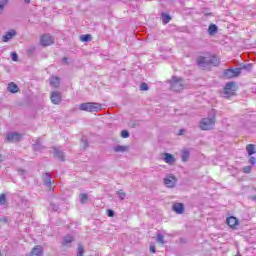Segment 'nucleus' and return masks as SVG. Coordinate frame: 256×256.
Returning a JSON list of instances; mask_svg holds the SVG:
<instances>
[{
    "label": "nucleus",
    "mask_w": 256,
    "mask_h": 256,
    "mask_svg": "<svg viewBox=\"0 0 256 256\" xmlns=\"http://www.w3.org/2000/svg\"><path fill=\"white\" fill-rule=\"evenodd\" d=\"M157 243H159L160 245H165V238L163 237V234L159 233L157 234V239H156Z\"/></svg>",
    "instance_id": "bb28decb"
},
{
    "label": "nucleus",
    "mask_w": 256,
    "mask_h": 256,
    "mask_svg": "<svg viewBox=\"0 0 256 256\" xmlns=\"http://www.w3.org/2000/svg\"><path fill=\"white\" fill-rule=\"evenodd\" d=\"M80 111H87L88 113H97L103 109V106L97 102H86L79 105Z\"/></svg>",
    "instance_id": "7ed1b4c3"
},
{
    "label": "nucleus",
    "mask_w": 256,
    "mask_h": 256,
    "mask_svg": "<svg viewBox=\"0 0 256 256\" xmlns=\"http://www.w3.org/2000/svg\"><path fill=\"white\" fill-rule=\"evenodd\" d=\"M54 157L58 158L59 161H65V153L59 148H54Z\"/></svg>",
    "instance_id": "dca6fc26"
},
{
    "label": "nucleus",
    "mask_w": 256,
    "mask_h": 256,
    "mask_svg": "<svg viewBox=\"0 0 256 256\" xmlns=\"http://www.w3.org/2000/svg\"><path fill=\"white\" fill-rule=\"evenodd\" d=\"M163 161H165V163L168 165H173L175 163V156L169 153H164Z\"/></svg>",
    "instance_id": "2eb2a0df"
},
{
    "label": "nucleus",
    "mask_w": 256,
    "mask_h": 256,
    "mask_svg": "<svg viewBox=\"0 0 256 256\" xmlns=\"http://www.w3.org/2000/svg\"><path fill=\"white\" fill-rule=\"evenodd\" d=\"M179 135H185V130H184V129H181V130L179 131Z\"/></svg>",
    "instance_id": "79ce46f5"
},
{
    "label": "nucleus",
    "mask_w": 256,
    "mask_h": 256,
    "mask_svg": "<svg viewBox=\"0 0 256 256\" xmlns=\"http://www.w3.org/2000/svg\"><path fill=\"white\" fill-rule=\"evenodd\" d=\"M197 65L200 69H207L209 65H213V67H217L219 65V58L216 56H200L197 59Z\"/></svg>",
    "instance_id": "f03ea898"
},
{
    "label": "nucleus",
    "mask_w": 256,
    "mask_h": 256,
    "mask_svg": "<svg viewBox=\"0 0 256 256\" xmlns=\"http://www.w3.org/2000/svg\"><path fill=\"white\" fill-rule=\"evenodd\" d=\"M250 199H251L252 201H255V202H256V195H255V196H251Z\"/></svg>",
    "instance_id": "c03bdc74"
},
{
    "label": "nucleus",
    "mask_w": 256,
    "mask_h": 256,
    "mask_svg": "<svg viewBox=\"0 0 256 256\" xmlns=\"http://www.w3.org/2000/svg\"><path fill=\"white\" fill-rule=\"evenodd\" d=\"M161 17H162V21L165 25H167V23H169V21H171V16H169L168 14L163 13L161 15Z\"/></svg>",
    "instance_id": "cd10ccee"
},
{
    "label": "nucleus",
    "mask_w": 256,
    "mask_h": 256,
    "mask_svg": "<svg viewBox=\"0 0 256 256\" xmlns=\"http://www.w3.org/2000/svg\"><path fill=\"white\" fill-rule=\"evenodd\" d=\"M246 151H247L249 156L255 155V145L248 144L247 147H246Z\"/></svg>",
    "instance_id": "b1692460"
},
{
    "label": "nucleus",
    "mask_w": 256,
    "mask_h": 256,
    "mask_svg": "<svg viewBox=\"0 0 256 256\" xmlns=\"http://www.w3.org/2000/svg\"><path fill=\"white\" fill-rule=\"evenodd\" d=\"M82 143H84V147H88L87 140L82 139Z\"/></svg>",
    "instance_id": "37998d69"
},
{
    "label": "nucleus",
    "mask_w": 256,
    "mask_h": 256,
    "mask_svg": "<svg viewBox=\"0 0 256 256\" xmlns=\"http://www.w3.org/2000/svg\"><path fill=\"white\" fill-rule=\"evenodd\" d=\"M7 3H9V0H3L2 2H0V15L1 13H3V9L5 5H7Z\"/></svg>",
    "instance_id": "473e14b6"
},
{
    "label": "nucleus",
    "mask_w": 256,
    "mask_h": 256,
    "mask_svg": "<svg viewBox=\"0 0 256 256\" xmlns=\"http://www.w3.org/2000/svg\"><path fill=\"white\" fill-rule=\"evenodd\" d=\"M63 63H67V58L62 59Z\"/></svg>",
    "instance_id": "49530a36"
},
{
    "label": "nucleus",
    "mask_w": 256,
    "mask_h": 256,
    "mask_svg": "<svg viewBox=\"0 0 256 256\" xmlns=\"http://www.w3.org/2000/svg\"><path fill=\"white\" fill-rule=\"evenodd\" d=\"M42 179L44 181V185H46V187H48L49 189H51V185H53V181H51V174L50 173H44L42 175Z\"/></svg>",
    "instance_id": "ddd939ff"
},
{
    "label": "nucleus",
    "mask_w": 256,
    "mask_h": 256,
    "mask_svg": "<svg viewBox=\"0 0 256 256\" xmlns=\"http://www.w3.org/2000/svg\"><path fill=\"white\" fill-rule=\"evenodd\" d=\"M251 64H247L243 66V69H246L247 71H251Z\"/></svg>",
    "instance_id": "ea45409f"
},
{
    "label": "nucleus",
    "mask_w": 256,
    "mask_h": 256,
    "mask_svg": "<svg viewBox=\"0 0 256 256\" xmlns=\"http://www.w3.org/2000/svg\"><path fill=\"white\" fill-rule=\"evenodd\" d=\"M40 43L42 47H49V45H53L55 41L53 40V37H51V35L45 34L41 37Z\"/></svg>",
    "instance_id": "6e6552de"
},
{
    "label": "nucleus",
    "mask_w": 256,
    "mask_h": 256,
    "mask_svg": "<svg viewBox=\"0 0 256 256\" xmlns=\"http://www.w3.org/2000/svg\"><path fill=\"white\" fill-rule=\"evenodd\" d=\"M50 99L54 105H59L62 101L61 92L54 91L51 93Z\"/></svg>",
    "instance_id": "9d476101"
},
{
    "label": "nucleus",
    "mask_w": 256,
    "mask_h": 256,
    "mask_svg": "<svg viewBox=\"0 0 256 256\" xmlns=\"http://www.w3.org/2000/svg\"><path fill=\"white\" fill-rule=\"evenodd\" d=\"M24 2L29 4V3H31V0H24Z\"/></svg>",
    "instance_id": "a18cd8bd"
},
{
    "label": "nucleus",
    "mask_w": 256,
    "mask_h": 256,
    "mask_svg": "<svg viewBox=\"0 0 256 256\" xmlns=\"http://www.w3.org/2000/svg\"><path fill=\"white\" fill-rule=\"evenodd\" d=\"M91 39V35L90 34H86V35H81L80 36V41H83L84 43H87V41H89Z\"/></svg>",
    "instance_id": "c756f323"
},
{
    "label": "nucleus",
    "mask_w": 256,
    "mask_h": 256,
    "mask_svg": "<svg viewBox=\"0 0 256 256\" xmlns=\"http://www.w3.org/2000/svg\"><path fill=\"white\" fill-rule=\"evenodd\" d=\"M244 173H251V166H245L243 168Z\"/></svg>",
    "instance_id": "4c0bfd02"
},
{
    "label": "nucleus",
    "mask_w": 256,
    "mask_h": 256,
    "mask_svg": "<svg viewBox=\"0 0 256 256\" xmlns=\"http://www.w3.org/2000/svg\"><path fill=\"white\" fill-rule=\"evenodd\" d=\"M235 87V82H228L224 87L223 95L226 98L233 97L235 95V90L233 89Z\"/></svg>",
    "instance_id": "423d86ee"
},
{
    "label": "nucleus",
    "mask_w": 256,
    "mask_h": 256,
    "mask_svg": "<svg viewBox=\"0 0 256 256\" xmlns=\"http://www.w3.org/2000/svg\"><path fill=\"white\" fill-rule=\"evenodd\" d=\"M140 91H149V85H147V83H142L140 85Z\"/></svg>",
    "instance_id": "72a5a7b5"
},
{
    "label": "nucleus",
    "mask_w": 256,
    "mask_h": 256,
    "mask_svg": "<svg viewBox=\"0 0 256 256\" xmlns=\"http://www.w3.org/2000/svg\"><path fill=\"white\" fill-rule=\"evenodd\" d=\"M242 68L226 69L224 71V77L226 79H233V77H239L241 75Z\"/></svg>",
    "instance_id": "39448f33"
},
{
    "label": "nucleus",
    "mask_w": 256,
    "mask_h": 256,
    "mask_svg": "<svg viewBox=\"0 0 256 256\" xmlns=\"http://www.w3.org/2000/svg\"><path fill=\"white\" fill-rule=\"evenodd\" d=\"M22 135L17 132H9L7 134V141L10 143H18V141H21Z\"/></svg>",
    "instance_id": "1a4fd4ad"
},
{
    "label": "nucleus",
    "mask_w": 256,
    "mask_h": 256,
    "mask_svg": "<svg viewBox=\"0 0 256 256\" xmlns=\"http://www.w3.org/2000/svg\"><path fill=\"white\" fill-rule=\"evenodd\" d=\"M22 173H25V170H22Z\"/></svg>",
    "instance_id": "09e8293b"
},
{
    "label": "nucleus",
    "mask_w": 256,
    "mask_h": 256,
    "mask_svg": "<svg viewBox=\"0 0 256 256\" xmlns=\"http://www.w3.org/2000/svg\"><path fill=\"white\" fill-rule=\"evenodd\" d=\"M173 211H175V213H177L178 215H182V213L185 211V206L183 205V203H175L172 206Z\"/></svg>",
    "instance_id": "4468645a"
},
{
    "label": "nucleus",
    "mask_w": 256,
    "mask_h": 256,
    "mask_svg": "<svg viewBox=\"0 0 256 256\" xmlns=\"http://www.w3.org/2000/svg\"><path fill=\"white\" fill-rule=\"evenodd\" d=\"M164 185H166V187H169L170 189L175 187V185H177V178L174 175H167L164 178Z\"/></svg>",
    "instance_id": "0eeeda50"
},
{
    "label": "nucleus",
    "mask_w": 256,
    "mask_h": 256,
    "mask_svg": "<svg viewBox=\"0 0 256 256\" xmlns=\"http://www.w3.org/2000/svg\"><path fill=\"white\" fill-rule=\"evenodd\" d=\"M116 194L118 195L119 199H121V201H123L125 197H127V194L123 192V190L117 191Z\"/></svg>",
    "instance_id": "c85d7f7f"
},
{
    "label": "nucleus",
    "mask_w": 256,
    "mask_h": 256,
    "mask_svg": "<svg viewBox=\"0 0 256 256\" xmlns=\"http://www.w3.org/2000/svg\"><path fill=\"white\" fill-rule=\"evenodd\" d=\"M249 163H250V165H255V163H256V158L255 157H250V159H249Z\"/></svg>",
    "instance_id": "58836bf2"
},
{
    "label": "nucleus",
    "mask_w": 256,
    "mask_h": 256,
    "mask_svg": "<svg viewBox=\"0 0 256 256\" xmlns=\"http://www.w3.org/2000/svg\"><path fill=\"white\" fill-rule=\"evenodd\" d=\"M189 157H190V153H189V150H183L182 152V161L183 163H187V161L189 160Z\"/></svg>",
    "instance_id": "393cba45"
},
{
    "label": "nucleus",
    "mask_w": 256,
    "mask_h": 256,
    "mask_svg": "<svg viewBox=\"0 0 256 256\" xmlns=\"http://www.w3.org/2000/svg\"><path fill=\"white\" fill-rule=\"evenodd\" d=\"M50 85H52V87H59V85H61V81L59 80V77H51Z\"/></svg>",
    "instance_id": "412c9836"
},
{
    "label": "nucleus",
    "mask_w": 256,
    "mask_h": 256,
    "mask_svg": "<svg viewBox=\"0 0 256 256\" xmlns=\"http://www.w3.org/2000/svg\"><path fill=\"white\" fill-rule=\"evenodd\" d=\"M127 149H129L128 146L117 145L116 147H114L115 153H125V151H127Z\"/></svg>",
    "instance_id": "4be33fe9"
},
{
    "label": "nucleus",
    "mask_w": 256,
    "mask_h": 256,
    "mask_svg": "<svg viewBox=\"0 0 256 256\" xmlns=\"http://www.w3.org/2000/svg\"><path fill=\"white\" fill-rule=\"evenodd\" d=\"M9 93H19V86L14 82H10L7 87Z\"/></svg>",
    "instance_id": "a211bd4d"
},
{
    "label": "nucleus",
    "mask_w": 256,
    "mask_h": 256,
    "mask_svg": "<svg viewBox=\"0 0 256 256\" xmlns=\"http://www.w3.org/2000/svg\"><path fill=\"white\" fill-rule=\"evenodd\" d=\"M33 149L35 151H43V149H45V146H43V144H41L40 139H37L35 144H33Z\"/></svg>",
    "instance_id": "aec40b11"
},
{
    "label": "nucleus",
    "mask_w": 256,
    "mask_h": 256,
    "mask_svg": "<svg viewBox=\"0 0 256 256\" xmlns=\"http://www.w3.org/2000/svg\"><path fill=\"white\" fill-rule=\"evenodd\" d=\"M185 85V82L181 78L173 77L172 78V84H171V89L172 91H182L183 86Z\"/></svg>",
    "instance_id": "20e7f679"
},
{
    "label": "nucleus",
    "mask_w": 256,
    "mask_h": 256,
    "mask_svg": "<svg viewBox=\"0 0 256 256\" xmlns=\"http://www.w3.org/2000/svg\"><path fill=\"white\" fill-rule=\"evenodd\" d=\"M43 255V248L41 246H36L30 253V256H41Z\"/></svg>",
    "instance_id": "6ab92c4d"
},
{
    "label": "nucleus",
    "mask_w": 256,
    "mask_h": 256,
    "mask_svg": "<svg viewBox=\"0 0 256 256\" xmlns=\"http://www.w3.org/2000/svg\"><path fill=\"white\" fill-rule=\"evenodd\" d=\"M202 131H211L215 127V109L208 113L207 118H202L199 125Z\"/></svg>",
    "instance_id": "f257e3e1"
},
{
    "label": "nucleus",
    "mask_w": 256,
    "mask_h": 256,
    "mask_svg": "<svg viewBox=\"0 0 256 256\" xmlns=\"http://www.w3.org/2000/svg\"><path fill=\"white\" fill-rule=\"evenodd\" d=\"M11 59H12V61H17V59H19V56L17 55L16 52L11 53Z\"/></svg>",
    "instance_id": "c9c22d12"
},
{
    "label": "nucleus",
    "mask_w": 256,
    "mask_h": 256,
    "mask_svg": "<svg viewBox=\"0 0 256 256\" xmlns=\"http://www.w3.org/2000/svg\"><path fill=\"white\" fill-rule=\"evenodd\" d=\"M3 161V156L0 154V162Z\"/></svg>",
    "instance_id": "de8ad7c7"
},
{
    "label": "nucleus",
    "mask_w": 256,
    "mask_h": 256,
    "mask_svg": "<svg viewBox=\"0 0 256 256\" xmlns=\"http://www.w3.org/2000/svg\"><path fill=\"white\" fill-rule=\"evenodd\" d=\"M7 203V195L0 194V205H5Z\"/></svg>",
    "instance_id": "7c9ffc66"
},
{
    "label": "nucleus",
    "mask_w": 256,
    "mask_h": 256,
    "mask_svg": "<svg viewBox=\"0 0 256 256\" xmlns=\"http://www.w3.org/2000/svg\"><path fill=\"white\" fill-rule=\"evenodd\" d=\"M17 36V31L9 30L5 35L2 36L3 43H9L13 37Z\"/></svg>",
    "instance_id": "9b49d317"
},
{
    "label": "nucleus",
    "mask_w": 256,
    "mask_h": 256,
    "mask_svg": "<svg viewBox=\"0 0 256 256\" xmlns=\"http://www.w3.org/2000/svg\"><path fill=\"white\" fill-rule=\"evenodd\" d=\"M79 199H80V203L82 205H85V203H87V201H89V195H87V193H82L79 195Z\"/></svg>",
    "instance_id": "5701e85b"
},
{
    "label": "nucleus",
    "mask_w": 256,
    "mask_h": 256,
    "mask_svg": "<svg viewBox=\"0 0 256 256\" xmlns=\"http://www.w3.org/2000/svg\"><path fill=\"white\" fill-rule=\"evenodd\" d=\"M208 32L210 35H215V33H217V25L211 24L208 28Z\"/></svg>",
    "instance_id": "a878e982"
},
{
    "label": "nucleus",
    "mask_w": 256,
    "mask_h": 256,
    "mask_svg": "<svg viewBox=\"0 0 256 256\" xmlns=\"http://www.w3.org/2000/svg\"><path fill=\"white\" fill-rule=\"evenodd\" d=\"M83 253H85V249L83 248V245L79 244L77 256H83Z\"/></svg>",
    "instance_id": "2f4dec72"
},
{
    "label": "nucleus",
    "mask_w": 256,
    "mask_h": 256,
    "mask_svg": "<svg viewBox=\"0 0 256 256\" xmlns=\"http://www.w3.org/2000/svg\"><path fill=\"white\" fill-rule=\"evenodd\" d=\"M226 223L228 226H230L231 229H237V226L239 225V220L235 218V216H230L227 218Z\"/></svg>",
    "instance_id": "f8f14e48"
},
{
    "label": "nucleus",
    "mask_w": 256,
    "mask_h": 256,
    "mask_svg": "<svg viewBox=\"0 0 256 256\" xmlns=\"http://www.w3.org/2000/svg\"><path fill=\"white\" fill-rule=\"evenodd\" d=\"M108 217H115V211L113 210H107Z\"/></svg>",
    "instance_id": "e433bc0d"
},
{
    "label": "nucleus",
    "mask_w": 256,
    "mask_h": 256,
    "mask_svg": "<svg viewBox=\"0 0 256 256\" xmlns=\"http://www.w3.org/2000/svg\"><path fill=\"white\" fill-rule=\"evenodd\" d=\"M150 253H156L155 245L150 246Z\"/></svg>",
    "instance_id": "a19ab883"
},
{
    "label": "nucleus",
    "mask_w": 256,
    "mask_h": 256,
    "mask_svg": "<svg viewBox=\"0 0 256 256\" xmlns=\"http://www.w3.org/2000/svg\"><path fill=\"white\" fill-rule=\"evenodd\" d=\"M121 137H122L123 139H127V138L129 137V131L123 130V131L121 132Z\"/></svg>",
    "instance_id": "f704fd0d"
},
{
    "label": "nucleus",
    "mask_w": 256,
    "mask_h": 256,
    "mask_svg": "<svg viewBox=\"0 0 256 256\" xmlns=\"http://www.w3.org/2000/svg\"><path fill=\"white\" fill-rule=\"evenodd\" d=\"M71 243H73V236L67 235L63 238L62 245L64 247H71Z\"/></svg>",
    "instance_id": "f3484780"
}]
</instances>
